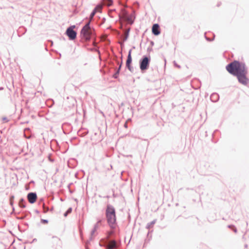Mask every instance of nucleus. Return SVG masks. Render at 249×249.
I'll use <instances>...</instances> for the list:
<instances>
[{"label": "nucleus", "mask_w": 249, "mask_h": 249, "mask_svg": "<svg viewBox=\"0 0 249 249\" xmlns=\"http://www.w3.org/2000/svg\"><path fill=\"white\" fill-rule=\"evenodd\" d=\"M226 70L230 73L236 76L240 83L244 85L249 83V79L247 77L248 69L245 63L234 61L227 65Z\"/></svg>", "instance_id": "f257e3e1"}, {"label": "nucleus", "mask_w": 249, "mask_h": 249, "mask_svg": "<svg viewBox=\"0 0 249 249\" xmlns=\"http://www.w3.org/2000/svg\"><path fill=\"white\" fill-rule=\"evenodd\" d=\"M106 216L107 224L110 228L115 229L116 225V216L114 207L111 204H107L106 210Z\"/></svg>", "instance_id": "f03ea898"}, {"label": "nucleus", "mask_w": 249, "mask_h": 249, "mask_svg": "<svg viewBox=\"0 0 249 249\" xmlns=\"http://www.w3.org/2000/svg\"><path fill=\"white\" fill-rule=\"evenodd\" d=\"M93 30L90 27V21L86 24V25L82 28L81 30V35L82 37L86 41L90 39L93 34Z\"/></svg>", "instance_id": "7ed1b4c3"}, {"label": "nucleus", "mask_w": 249, "mask_h": 249, "mask_svg": "<svg viewBox=\"0 0 249 249\" xmlns=\"http://www.w3.org/2000/svg\"><path fill=\"white\" fill-rule=\"evenodd\" d=\"M150 57L144 55L140 60V69L141 71L143 72L147 70L150 65Z\"/></svg>", "instance_id": "20e7f679"}, {"label": "nucleus", "mask_w": 249, "mask_h": 249, "mask_svg": "<svg viewBox=\"0 0 249 249\" xmlns=\"http://www.w3.org/2000/svg\"><path fill=\"white\" fill-rule=\"evenodd\" d=\"M75 26H71L67 28L66 34L70 40H74L76 37L77 33L73 30Z\"/></svg>", "instance_id": "39448f33"}, {"label": "nucleus", "mask_w": 249, "mask_h": 249, "mask_svg": "<svg viewBox=\"0 0 249 249\" xmlns=\"http://www.w3.org/2000/svg\"><path fill=\"white\" fill-rule=\"evenodd\" d=\"M27 199H28V201L31 203V204H33L34 203L36 200V199H37V195H36V193H33V192H31V193H29L28 195H27Z\"/></svg>", "instance_id": "423d86ee"}, {"label": "nucleus", "mask_w": 249, "mask_h": 249, "mask_svg": "<svg viewBox=\"0 0 249 249\" xmlns=\"http://www.w3.org/2000/svg\"><path fill=\"white\" fill-rule=\"evenodd\" d=\"M152 31V33L155 36H158L160 34V26L158 24H154L153 25Z\"/></svg>", "instance_id": "0eeeda50"}, {"label": "nucleus", "mask_w": 249, "mask_h": 249, "mask_svg": "<svg viewBox=\"0 0 249 249\" xmlns=\"http://www.w3.org/2000/svg\"><path fill=\"white\" fill-rule=\"evenodd\" d=\"M131 62L132 58H130V57H129V58H127L126 67L130 72H133L134 71V68L131 66Z\"/></svg>", "instance_id": "6e6552de"}, {"label": "nucleus", "mask_w": 249, "mask_h": 249, "mask_svg": "<svg viewBox=\"0 0 249 249\" xmlns=\"http://www.w3.org/2000/svg\"><path fill=\"white\" fill-rule=\"evenodd\" d=\"M117 247V243L115 240H111L107 246V249H114Z\"/></svg>", "instance_id": "1a4fd4ad"}, {"label": "nucleus", "mask_w": 249, "mask_h": 249, "mask_svg": "<svg viewBox=\"0 0 249 249\" xmlns=\"http://www.w3.org/2000/svg\"><path fill=\"white\" fill-rule=\"evenodd\" d=\"M219 99V95L216 93H213L211 95L210 99L213 102H216Z\"/></svg>", "instance_id": "9d476101"}, {"label": "nucleus", "mask_w": 249, "mask_h": 249, "mask_svg": "<svg viewBox=\"0 0 249 249\" xmlns=\"http://www.w3.org/2000/svg\"><path fill=\"white\" fill-rule=\"evenodd\" d=\"M134 18L135 17L134 15L133 14H131L130 15H128L124 20L127 21L129 23L132 24L134 22Z\"/></svg>", "instance_id": "9b49d317"}, {"label": "nucleus", "mask_w": 249, "mask_h": 249, "mask_svg": "<svg viewBox=\"0 0 249 249\" xmlns=\"http://www.w3.org/2000/svg\"><path fill=\"white\" fill-rule=\"evenodd\" d=\"M128 15V12L124 9H122L121 14H119V17L120 18H123L124 19H125Z\"/></svg>", "instance_id": "f8f14e48"}, {"label": "nucleus", "mask_w": 249, "mask_h": 249, "mask_svg": "<svg viewBox=\"0 0 249 249\" xmlns=\"http://www.w3.org/2000/svg\"><path fill=\"white\" fill-rule=\"evenodd\" d=\"M99 226H98V224H95L94 225L93 229L91 231L90 235H91V238H92L94 236V234L95 231H97V230L98 229Z\"/></svg>", "instance_id": "ddd939ff"}, {"label": "nucleus", "mask_w": 249, "mask_h": 249, "mask_svg": "<svg viewBox=\"0 0 249 249\" xmlns=\"http://www.w3.org/2000/svg\"><path fill=\"white\" fill-rule=\"evenodd\" d=\"M26 201L23 198H21L19 200L18 205L21 208H24L26 207Z\"/></svg>", "instance_id": "4468645a"}, {"label": "nucleus", "mask_w": 249, "mask_h": 249, "mask_svg": "<svg viewBox=\"0 0 249 249\" xmlns=\"http://www.w3.org/2000/svg\"><path fill=\"white\" fill-rule=\"evenodd\" d=\"M156 222V219H155L151 221V222L147 223L146 227V228L148 229H150L155 224Z\"/></svg>", "instance_id": "2eb2a0df"}, {"label": "nucleus", "mask_w": 249, "mask_h": 249, "mask_svg": "<svg viewBox=\"0 0 249 249\" xmlns=\"http://www.w3.org/2000/svg\"><path fill=\"white\" fill-rule=\"evenodd\" d=\"M113 3L112 0H104V4L107 5V6H111Z\"/></svg>", "instance_id": "dca6fc26"}, {"label": "nucleus", "mask_w": 249, "mask_h": 249, "mask_svg": "<svg viewBox=\"0 0 249 249\" xmlns=\"http://www.w3.org/2000/svg\"><path fill=\"white\" fill-rule=\"evenodd\" d=\"M96 8H94L93 10L92 11V12L90 13L89 16V21L90 22L92 19L93 17L94 16L95 14L96 13Z\"/></svg>", "instance_id": "f3484780"}, {"label": "nucleus", "mask_w": 249, "mask_h": 249, "mask_svg": "<svg viewBox=\"0 0 249 249\" xmlns=\"http://www.w3.org/2000/svg\"><path fill=\"white\" fill-rule=\"evenodd\" d=\"M129 29H128L126 31V32L125 33L124 37V39H123L124 41H125L127 39V38L128 37V36H129Z\"/></svg>", "instance_id": "a211bd4d"}, {"label": "nucleus", "mask_w": 249, "mask_h": 249, "mask_svg": "<svg viewBox=\"0 0 249 249\" xmlns=\"http://www.w3.org/2000/svg\"><path fill=\"white\" fill-rule=\"evenodd\" d=\"M72 211V208H69L67 211L65 213H64V216H66L69 213H70Z\"/></svg>", "instance_id": "6ab92c4d"}, {"label": "nucleus", "mask_w": 249, "mask_h": 249, "mask_svg": "<svg viewBox=\"0 0 249 249\" xmlns=\"http://www.w3.org/2000/svg\"><path fill=\"white\" fill-rule=\"evenodd\" d=\"M14 199V196H11L10 197V205L11 206H13V205Z\"/></svg>", "instance_id": "aec40b11"}, {"label": "nucleus", "mask_w": 249, "mask_h": 249, "mask_svg": "<svg viewBox=\"0 0 249 249\" xmlns=\"http://www.w3.org/2000/svg\"><path fill=\"white\" fill-rule=\"evenodd\" d=\"M120 72V71H117L113 75V77L115 79H117L118 77L119 73Z\"/></svg>", "instance_id": "412c9836"}, {"label": "nucleus", "mask_w": 249, "mask_h": 249, "mask_svg": "<svg viewBox=\"0 0 249 249\" xmlns=\"http://www.w3.org/2000/svg\"><path fill=\"white\" fill-rule=\"evenodd\" d=\"M43 210H44V213L47 212L49 211V208L48 207H46L44 204H43Z\"/></svg>", "instance_id": "4be33fe9"}, {"label": "nucleus", "mask_w": 249, "mask_h": 249, "mask_svg": "<svg viewBox=\"0 0 249 249\" xmlns=\"http://www.w3.org/2000/svg\"><path fill=\"white\" fill-rule=\"evenodd\" d=\"M131 52H132V49H130L129 51V52H128V54L127 58H129V57H130V58H132V57H131Z\"/></svg>", "instance_id": "5701e85b"}, {"label": "nucleus", "mask_w": 249, "mask_h": 249, "mask_svg": "<svg viewBox=\"0 0 249 249\" xmlns=\"http://www.w3.org/2000/svg\"><path fill=\"white\" fill-rule=\"evenodd\" d=\"M95 8H96V11L97 10V9H102V5H98Z\"/></svg>", "instance_id": "b1692460"}, {"label": "nucleus", "mask_w": 249, "mask_h": 249, "mask_svg": "<svg viewBox=\"0 0 249 249\" xmlns=\"http://www.w3.org/2000/svg\"><path fill=\"white\" fill-rule=\"evenodd\" d=\"M41 221L43 223H48V220H46V219H42Z\"/></svg>", "instance_id": "393cba45"}, {"label": "nucleus", "mask_w": 249, "mask_h": 249, "mask_svg": "<svg viewBox=\"0 0 249 249\" xmlns=\"http://www.w3.org/2000/svg\"><path fill=\"white\" fill-rule=\"evenodd\" d=\"M122 63H123V62H122V61H121V63L119 65V68H118V69L117 70L118 71H120V69H121V67H122Z\"/></svg>", "instance_id": "a878e982"}, {"label": "nucleus", "mask_w": 249, "mask_h": 249, "mask_svg": "<svg viewBox=\"0 0 249 249\" xmlns=\"http://www.w3.org/2000/svg\"><path fill=\"white\" fill-rule=\"evenodd\" d=\"M2 120H3V121H4L5 122H8V119H7L6 117H3V118H2Z\"/></svg>", "instance_id": "bb28decb"}, {"label": "nucleus", "mask_w": 249, "mask_h": 249, "mask_svg": "<svg viewBox=\"0 0 249 249\" xmlns=\"http://www.w3.org/2000/svg\"><path fill=\"white\" fill-rule=\"evenodd\" d=\"M102 222L101 219H98L97 221V222L96 224H98V226H99V223H100Z\"/></svg>", "instance_id": "cd10ccee"}, {"label": "nucleus", "mask_w": 249, "mask_h": 249, "mask_svg": "<svg viewBox=\"0 0 249 249\" xmlns=\"http://www.w3.org/2000/svg\"><path fill=\"white\" fill-rule=\"evenodd\" d=\"M175 65L176 67H177L178 68H180V66L178 65H177V64H176L175 63Z\"/></svg>", "instance_id": "c85d7f7f"}, {"label": "nucleus", "mask_w": 249, "mask_h": 249, "mask_svg": "<svg viewBox=\"0 0 249 249\" xmlns=\"http://www.w3.org/2000/svg\"><path fill=\"white\" fill-rule=\"evenodd\" d=\"M233 231L235 232H237V230L236 228H234V229L233 230Z\"/></svg>", "instance_id": "c756f323"}, {"label": "nucleus", "mask_w": 249, "mask_h": 249, "mask_svg": "<svg viewBox=\"0 0 249 249\" xmlns=\"http://www.w3.org/2000/svg\"><path fill=\"white\" fill-rule=\"evenodd\" d=\"M232 226V225H229V226H228V227H229V228H231Z\"/></svg>", "instance_id": "7c9ffc66"}, {"label": "nucleus", "mask_w": 249, "mask_h": 249, "mask_svg": "<svg viewBox=\"0 0 249 249\" xmlns=\"http://www.w3.org/2000/svg\"><path fill=\"white\" fill-rule=\"evenodd\" d=\"M124 126H125V127H127V124H125Z\"/></svg>", "instance_id": "2f4dec72"}, {"label": "nucleus", "mask_w": 249, "mask_h": 249, "mask_svg": "<svg viewBox=\"0 0 249 249\" xmlns=\"http://www.w3.org/2000/svg\"><path fill=\"white\" fill-rule=\"evenodd\" d=\"M36 239H34L33 241H36Z\"/></svg>", "instance_id": "473e14b6"}, {"label": "nucleus", "mask_w": 249, "mask_h": 249, "mask_svg": "<svg viewBox=\"0 0 249 249\" xmlns=\"http://www.w3.org/2000/svg\"><path fill=\"white\" fill-rule=\"evenodd\" d=\"M36 239H34L33 241H36Z\"/></svg>", "instance_id": "72a5a7b5"}, {"label": "nucleus", "mask_w": 249, "mask_h": 249, "mask_svg": "<svg viewBox=\"0 0 249 249\" xmlns=\"http://www.w3.org/2000/svg\"><path fill=\"white\" fill-rule=\"evenodd\" d=\"M2 89V88H0V90Z\"/></svg>", "instance_id": "f704fd0d"}, {"label": "nucleus", "mask_w": 249, "mask_h": 249, "mask_svg": "<svg viewBox=\"0 0 249 249\" xmlns=\"http://www.w3.org/2000/svg\"><path fill=\"white\" fill-rule=\"evenodd\" d=\"M206 38L207 40H209V39L207 37H206Z\"/></svg>", "instance_id": "c9c22d12"}, {"label": "nucleus", "mask_w": 249, "mask_h": 249, "mask_svg": "<svg viewBox=\"0 0 249 249\" xmlns=\"http://www.w3.org/2000/svg\"><path fill=\"white\" fill-rule=\"evenodd\" d=\"M151 44H153V42H151Z\"/></svg>", "instance_id": "e433bc0d"}, {"label": "nucleus", "mask_w": 249, "mask_h": 249, "mask_svg": "<svg viewBox=\"0 0 249 249\" xmlns=\"http://www.w3.org/2000/svg\"><path fill=\"white\" fill-rule=\"evenodd\" d=\"M135 48V47H133V49H134Z\"/></svg>", "instance_id": "4c0bfd02"}]
</instances>
